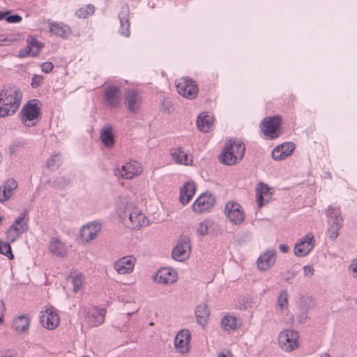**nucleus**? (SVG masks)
I'll return each instance as SVG.
<instances>
[{
  "label": "nucleus",
  "mask_w": 357,
  "mask_h": 357,
  "mask_svg": "<svg viewBox=\"0 0 357 357\" xmlns=\"http://www.w3.org/2000/svg\"><path fill=\"white\" fill-rule=\"evenodd\" d=\"M22 94L17 86L3 89L0 92V117L14 114L18 109Z\"/></svg>",
  "instance_id": "f257e3e1"
},
{
  "label": "nucleus",
  "mask_w": 357,
  "mask_h": 357,
  "mask_svg": "<svg viewBox=\"0 0 357 357\" xmlns=\"http://www.w3.org/2000/svg\"><path fill=\"white\" fill-rule=\"evenodd\" d=\"M245 151V146L243 142L229 139L224 145L218 160L224 165H234L242 160Z\"/></svg>",
  "instance_id": "f03ea898"
},
{
  "label": "nucleus",
  "mask_w": 357,
  "mask_h": 357,
  "mask_svg": "<svg viewBox=\"0 0 357 357\" xmlns=\"http://www.w3.org/2000/svg\"><path fill=\"white\" fill-rule=\"evenodd\" d=\"M42 103L38 99H31L29 100L22 108L20 112L22 122L28 127L33 126L36 124V122H32L37 120L40 115Z\"/></svg>",
  "instance_id": "7ed1b4c3"
},
{
  "label": "nucleus",
  "mask_w": 357,
  "mask_h": 357,
  "mask_svg": "<svg viewBox=\"0 0 357 357\" xmlns=\"http://www.w3.org/2000/svg\"><path fill=\"white\" fill-rule=\"evenodd\" d=\"M282 118L280 115L267 116L260 123L261 132L268 139H276L280 136Z\"/></svg>",
  "instance_id": "20e7f679"
},
{
  "label": "nucleus",
  "mask_w": 357,
  "mask_h": 357,
  "mask_svg": "<svg viewBox=\"0 0 357 357\" xmlns=\"http://www.w3.org/2000/svg\"><path fill=\"white\" fill-rule=\"evenodd\" d=\"M176 87L178 93L188 100L195 99L199 93L197 82L189 77H183L177 79Z\"/></svg>",
  "instance_id": "39448f33"
},
{
  "label": "nucleus",
  "mask_w": 357,
  "mask_h": 357,
  "mask_svg": "<svg viewBox=\"0 0 357 357\" xmlns=\"http://www.w3.org/2000/svg\"><path fill=\"white\" fill-rule=\"evenodd\" d=\"M26 215L24 213H22L17 218L15 221L10 227V228L6 232L7 240L13 243L15 240L23 233L26 232L29 229L27 218L26 220Z\"/></svg>",
  "instance_id": "423d86ee"
},
{
  "label": "nucleus",
  "mask_w": 357,
  "mask_h": 357,
  "mask_svg": "<svg viewBox=\"0 0 357 357\" xmlns=\"http://www.w3.org/2000/svg\"><path fill=\"white\" fill-rule=\"evenodd\" d=\"M298 333L296 331L286 330L280 333L278 342L281 348L290 352L298 347Z\"/></svg>",
  "instance_id": "0eeeda50"
},
{
  "label": "nucleus",
  "mask_w": 357,
  "mask_h": 357,
  "mask_svg": "<svg viewBox=\"0 0 357 357\" xmlns=\"http://www.w3.org/2000/svg\"><path fill=\"white\" fill-rule=\"evenodd\" d=\"M191 252V242L188 236H182L178 239L176 245L172 250L173 258L178 261H183L188 258Z\"/></svg>",
  "instance_id": "6e6552de"
},
{
  "label": "nucleus",
  "mask_w": 357,
  "mask_h": 357,
  "mask_svg": "<svg viewBox=\"0 0 357 357\" xmlns=\"http://www.w3.org/2000/svg\"><path fill=\"white\" fill-rule=\"evenodd\" d=\"M142 171L141 163L132 160L123 165L121 168L116 169L114 174L116 176H121L124 179H132L135 176L140 175Z\"/></svg>",
  "instance_id": "1a4fd4ad"
},
{
  "label": "nucleus",
  "mask_w": 357,
  "mask_h": 357,
  "mask_svg": "<svg viewBox=\"0 0 357 357\" xmlns=\"http://www.w3.org/2000/svg\"><path fill=\"white\" fill-rule=\"evenodd\" d=\"M40 316V322L47 329L54 330L60 323V318L56 310L50 307L45 311H42Z\"/></svg>",
  "instance_id": "9d476101"
},
{
  "label": "nucleus",
  "mask_w": 357,
  "mask_h": 357,
  "mask_svg": "<svg viewBox=\"0 0 357 357\" xmlns=\"http://www.w3.org/2000/svg\"><path fill=\"white\" fill-rule=\"evenodd\" d=\"M225 213L229 220L235 225L241 224L244 221L245 214L243 208L236 202H228L225 208Z\"/></svg>",
  "instance_id": "9b49d317"
},
{
  "label": "nucleus",
  "mask_w": 357,
  "mask_h": 357,
  "mask_svg": "<svg viewBox=\"0 0 357 357\" xmlns=\"http://www.w3.org/2000/svg\"><path fill=\"white\" fill-rule=\"evenodd\" d=\"M215 202V197L210 193L204 192L200 195L192 204V210L195 213H202L213 208Z\"/></svg>",
  "instance_id": "f8f14e48"
},
{
  "label": "nucleus",
  "mask_w": 357,
  "mask_h": 357,
  "mask_svg": "<svg viewBox=\"0 0 357 357\" xmlns=\"http://www.w3.org/2000/svg\"><path fill=\"white\" fill-rule=\"evenodd\" d=\"M314 243V235L312 233H307L295 245L294 255L299 257L306 256L312 250Z\"/></svg>",
  "instance_id": "ddd939ff"
},
{
  "label": "nucleus",
  "mask_w": 357,
  "mask_h": 357,
  "mask_svg": "<svg viewBox=\"0 0 357 357\" xmlns=\"http://www.w3.org/2000/svg\"><path fill=\"white\" fill-rule=\"evenodd\" d=\"M105 310H98L96 307L84 308V316L86 323L91 327L98 326L102 324L105 319Z\"/></svg>",
  "instance_id": "4468645a"
},
{
  "label": "nucleus",
  "mask_w": 357,
  "mask_h": 357,
  "mask_svg": "<svg viewBox=\"0 0 357 357\" xmlns=\"http://www.w3.org/2000/svg\"><path fill=\"white\" fill-rule=\"evenodd\" d=\"M148 222L149 220L146 216L137 208L134 207L123 224L132 229H139L142 226L146 225Z\"/></svg>",
  "instance_id": "2eb2a0df"
},
{
  "label": "nucleus",
  "mask_w": 357,
  "mask_h": 357,
  "mask_svg": "<svg viewBox=\"0 0 357 357\" xmlns=\"http://www.w3.org/2000/svg\"><path fill=\"white\" fill-rule=\"evenodd\" d=\"M135 263L136 258L132 255L124 256L115 261L114 268L121 275L130 273L134 270Z\"/></svg>",
  "instance_id": "dca6fc26"
},
{
  "label": "nucleus",
  "mask_w": 357,
  "mask_h": 357,
  "mask_svg": "<svg viewBox=\"0 0 357 357\" xmlns=\"http://www.w3.org/2000/svg\"><path fill=\"white\" fill-rule=\"evenodd\" d=\"M191 334L189 330L180 331L175 337L174 346L176 351L181 354H186L189 351V344Z\"/></svg>",
  "instance_id": "f3484780"
},
{
  "label": "nucleus",
  "mask_w": 357,
  "mask_h": 357,
  "mask_svg": "<svg viewBox=\"0 0 357 357\" xmlns=\"http://www.w3.org/2000/svg\"><path fill=\"white\" fill-rule=\"evenodd\" d=\"M104 99L107 106L117 107L121 100L120 89L116 86H108L104 89Z\"/></svg>",
  "instance_id": "a211bd4d"
},
{
  "label": "nucleus",
  "mask_w": 357,
  "mask_h": 357,
  "mask_svg": "<svg viewBox=\"0 0 357 357\" xmlns=\"http://www.w3.org/2000/svg\"><path fill=\"white\" fill-rule=\"evenodd\" d=\"M295 149L292 142H284L274 148L272 151V158L275 160H283L291 155Z\"/></svg>",
  "instance_id": "6ab92c4d"
},
{
  "label": "nucleus",
  "mask_w": 357,
  "mask_h": 357,
  "mask_svg": "<svg viewBox=\"0 0 357 357\" xmlns=\"http://www.w3.org/2000/svg\"><path fill=\"white\" fill-rule=\"evenodd\" d=\"M276 251L268 249L257 259V266L261 271L269 269L275 263Z\"/></svg>",
  "instance_id": "aec40b11"
},
{
  "label": "nucleus",
  "mask_w": 357,
  "mask_h": 357,
  "mask_svg": "<svg viewBox=\"0 0 357 357\" xmlns=\"http://www.w3.org/2000/svg\"><path fill=\"white\" fill-rule=\"evenodd\" d=\"M17 186L18 183L13 178L6 180L0 186V202L3 203L8 200Z\"/></svg>",
  "instance_id": "412c9836"
},
{
  "label": "nucleus",
  "mask_w": 357,
  "mask_h": 357,
  "mask_svg": "<svg viewBox=\"0 0 357 357\" xmlns=\"http://www.w3.org/2000/svg\"><path fill=\"white\" fill-rule=\"evenodd\" d=\"M130 8L128 4H124L121 7V10L119 13V18L120 20L121 26L119 32L126 37L130 36V26L129 21Z\"/></svg>",
  "instance_id": "4be33fe9"
},
{
  "label": "nucleus",
  "mask_w": 357,
  "mask_h": 357,
  "mask_svg": "<svg viewBox=\"0 0 357 357\" xmlns=\"http://www.w3.org/2000/svg\"><path fill=\"white\" fill-rule=\"evenodd\" d=\"M48 249L50 253L57 257L63 258L68 254L66 245L57 237L50 239Z\"/></svg>",
  "instance_id": "5701e85b"
},
{
  "label": "nucleus",
  "mask_w": 357,
  "mask_h": 357,
  "mask_svg": "<svg viewBox=\"0 0 357 357\" xmlns=\"http://www.w3.org/2000/svg\"><path fill=\"white\" fill-rule=\"evenodd\" d=\"M101 229V224L98 222H91L87 226H84L80 231L82 238L86 242H89L96 238Z\"/></svg>",
  "instance_id": "b1692460"
},
{
  "label": "nucleus",
  "mask_w": 357,
  "mask_h": 357,
  "mask_svg": "<svg viewBox=\"0 0 357 357\" xmlns=\"http://www.w3.org/2000/svg\"><path fill=\"white\" fill-rule=\"evenodd\" d=\"M196 191L195 184L193 181H188L181 188L179 201L185 205L188 204L194 196Z\"/></svg>",
  "instance_id": "393cba45"
},
{
  "label": "nucleus",
  "mask_w": 357,
  "mask_h": 357,
  "mask_svg": "<svg viewBox=\"0 0 357 357\" xmlns=\"http://www.w3.org/2000/svg\"><path fill=\"white\" fill-rule=\"evenodd\" d=\"M133 208L134 206L125 198H119L116 202V213L123 223L127 220L128 216Z\"/></svg>",
  "instance_id": "a878e982"
},
{
  "label": "nucleus",
  "mask_w": 357,
  "mask_h": 357,
  "mask_svg": "<svg viewBox=\"0 0 357 357\" xmlns=\"http://www.w3.org/2000/svg\"><path fill=\"white\" fill-rule=\"evenodd\" d=\"M156 280L158 283L172 284L177 280V275L172 269L164 268L157 273Z\"/></svg>",
  "instance_id": "bb28decb"
},
{
  "label": "nucleus",
  "mask_w": 357,
  "mask_h": 357,
  "mask_svg": "<svg viewBox=\"0 0 357 357\" xmlns=\"http://www.w3.org/2000/svg\"><path fill=\"white\" fill-rule=\"evenodd\" d=\"M196 320L198 324L204 326L208 319L210 311L205 303L198 305L195 310Z\"/></svg>",
  "instance_id": "cd10ccee"
},
{
  "label": "nucleus",
  "mask_w": 357,
  "mask_h": 357,
  "mask_svg": "<svg viewBox=\"0 0 357 357\" xmlns=\"http://www.w3.org/2000/svg\"><path fill=\"white\" fill-rule=\"evenodd\" d=\"M49 31L57 36L66 37L70 33V28L66 24L58 22H50Z\"/></svg>",
  "instance_id": "c85d7f7f"
},
{
  "label": "nucleus",
  "mask_w": 357,
  "mask_h": 357,
  "mask_svg": "<svg viewBox=\"0 0 357 357\" xmlns=\"http://www.w3.org/2000/svg\"><path fill=\"white\" fill-rule=\"evenodd\" d=\"M100 137L106 148L111 149L114 146L115 139L112 126H107L101 130Z\"/></svg>",
  "instance_id": "c756f323"
},
{
  "label": "nucleus",
  "mask_w": 357,
  "mask_h": 357,
  "mask_svg": "<svg viewBox=\"0 0 357 357\" xmlns=\"http://www.w3.org/2000/svg\"><path fill=\"white\" fill-rule=\"evenodd\" d=\"M213 122V116L208 114H201L197 119V128L204 132H208Z\"/></svg>",
  "instance_id": "7c9ffc66"
},
{
  "label": "nucleus",
  "mask_w": 357,
  "mask_h": 357,
  "mask_svg": "<svg viewBox=\"0 0 357 357\" xmlns=\"http://www.w3.org/2000/svg\"><path fill=\"white\" fill-rule=\"evenodd\" d=\"M271 188L268 185L259 182L256 187V197L257 205L259 208L264 206V196H268Z\"/></svg>",
  "instance_id": "2f4dec72"
},
{
  "label": "nucleus",
  "mask_w": 357,
  "mask_h": 357,
  "mask_svg": "<svg viewBox=\"0 0 357 357\" xmlns=\"http://www.w3.org/2000/svg\"><path fill=\"white\" fill-rule=\"evenodd\" d=\"M125 103L129 112H133L138 109L137 92L136 90L128 91L125 97Z\"/></svg>",
  "instance_id": "473e14b6"
},
{
  "label": "nucleus",
  "mask_w": 357,
  "mask_h": 357,
  "mask_svg": "<svg viewBox=\"0 0 357 357\" xmlns=\"http://www.w3.org/2000/svg\"><path fill=\"white\" fill-rule=\"evenodd\" d=\"M171 155L174 161L177 164L188 165V155L181 148L172 149Z\"/></svg>",
  "instance_id": "72a5a7b5"
},
{
  "label": "nucleus",
  "mask_w": 357,
  "mask_h": 357,
  "mask_svg": "<svg viewBox=\"0 0 357 357\" xmlns=\"http://www.w3.org/2000/svg\"><path fill=\"white\" fill-rule=\"evenodd\" d=\"M29 324V319L24 315H21L13 320V327L16 331L25 332L28 330Z\"/></svg>",
  "instance_id": "f704fd0d"
},
{
  "label": "nucleus",
  "mask_w": 357,
  "mask_h": 357,
  "mask_svg": "<svg viewBox=\"0 0 357 357\" xmlns=\"http://www.w3.org/2000/svg\"><path fill=\"white\" fill-rule=\"evenodd\" d=\"M221 326L227 332L235 331L238 328L237 319L234 317L225 316L222 319Z\"/></svg>",
  "instance_id": "c9c22d12"
},
{
  "label": "nucleus",
  "mask_w": 357,
  "mask_h": 357,
  "mask_svg": "<svg viewBox=\"0 0 357 357\" xmlns=\"http://www.w3.org/2000/svg\"><path fill=\"white\" fill-rule=\"evenodd\" d=\"M341 227L342 222H337L335 219L333 222H328V228L326 233L328 236L332 240L335 239L338 236V231Z\"/></svg>",
  "instance_id": "e433bc0d"
},
{
  "label": "nucleus",
  "mask_w": 357,
  "mask_h": 357,
  "mask_svg": "<svg viewBox=\"0 0 357 357\" xmlns=\"http://www.w3.org/2000/svg\"><path fill=\"white\" fill-rule=\"evenodd\" d=\"M27 47H29L32 49V56H36L38 55L43 48V45L41 44L36 38L29 36L26 39Z\"/></svg>",
  "instance_id": "4c0bfd02"
},
{
  "label": "nucleus",
  "mask_w": 357,
  "mask_h": 357,
  "mask_svg": "<svg viewBox=\"0 0 357 357\" xmlns=\"http://www.w3.org/2000/svg\"><path fill=\"white\" fill-rule=\"evenodd\" d=\"M213 222L210 220H205L201 222L197 228V232L200 236H205L210 232Z\"/></svg>",
  "instance_id": "58836bf2"
},
{
  "label": "nucleus",
  "mask_w": 357,
  "mask_h": 357,
  "mask_svg": "<svg viewBox=\"0 0 357 357\" xmlns=\"http://www.w3.org/2000/svg\"><path fill=\"white\" fill-rule=\"evenodd\" d=\"M327 215L328 222H333L335 219L337 222H342V218L340 216V210L338 207H332L330 206L327 210Z\"/></svg>",
  "instance_id": "ea45409f"
},
{
  "label": "nucleus",
  "mask_w": 357,
  "mask_h": 357,
  "mask_svg": "<svg viewBox=\"0 0 357 357\" xmlns=\"http://www.w3.org/2000/svg\"><path fill=\"white\" fill-rule=\"evenodd\" d=\"M95 8L93 5L89 4L80 8L76 11V15L79 18H86L94 13Z\"/></svg>",
  "instance_id": "a19ab883"
},
{
  "label": "nucleus",
  "mask_w": 357,
  "mask_h": 357,
  "mask_svg": "<svg viewBox=\"0 0 357 357\" xmlns=\"http://www.w3.org/2000/svg\"><path fill=\"white\" fill-rule=\"evenodd\" d=\"M70 183V179L65 176L55 178L52 181V186L58 189H63Z\"/></svg>",
  "instance_id": "79ce46f5"
},
{
  "label": "nucleus",
  "mask_w": 357,
  "mask_h": 357,
  "mask_svg": "<svg viewBox=\"0 0 357 357\" xmlns=\"http://www.w3.org/2000/svg\"><path fill=\"white\" fill-rule=\"evenodd\" d=\"M84 276L81 274L71 278V282L73 285V291L75 293L78 292L81 289L84 284Z\"/></svg>",
  "instance_id": "37998d69"
},
{
  "label": "nucleus",
  "mask_w": 357,
  "mask_h": 357,
  "mask_svg": "<svg viewBox=\"0 0 357 357\" xmlns=\"http://www.w3.org/2000/svg\"><path fill=\"white\" fill-rule=\"evenodd\" d=\"M0 254L6 255L9 259H13L14 255L12 252L11 247L9 243H5L0 240Z\"/></svg>",
  "instance_id": "c03bdc74"
},
{
  "label": "nucleus",
  "mask_w": 357,
  "mask_h": 357,
  "mask_svg": "<svg viewBox=\"0 0 357 357\" xmlns=\"http://www.w3.org/2000/svg\"><path fill=\"white\" fill-rule=\"evenodd\" d=\"M47 166L49 168L59 167L61 164V155L60 153H55L52 155L46 162Z\"/></svg>",
  "instance_id": "a18cd8bd"
},
{
  "label": "nucleus",
  "mask_w": 357,
  "mask_h": 357,
  "mask_svg": "<svg viewBox=\"0 0 357 357\" xmlns=\"http://www.w3.org/2000/svg\"><path fill=\"white\" fill-rule=\"evenodd\" d=\"M277 303L280 309H283L284 307H287L288 294L286 290H283L280 292L278 298Z\"/></svg>",
  "instance_id": "49530a36"
},
{
  "label": "nucleus",
  "mask_w": 357,
  "mask_h": 357,
  "mask_svg": "<svg viewBox=\"0 0 357 357\" xmlns=\"http://www.w3.org/2000/svg\"><path fill=\"white\" fill-rule=\"evenodd\" d=\"M44 80V77L39 75H33L31 78V86L33 89H37L41 86Z\"/></svg>",
  "instance_id": "de8ad7c7"
},
{
  "label": "nucleus",
  "mask_w": 357,
  "mask_h": 357,
  "mask_svg": "<svg viewBox=\"0 0 357 357\" xmlns=\"http://www.w3.org/2000/svg\"><path fill=\"white\" fill-rule=\"evenodd\" d=\"M8 23H19L22 20V17L18 14L8 15L4 17Z\"/></svg>",
  "instance_id": "09e8293b"
},
{
  "label": "nucleus",
  "mask_w": 357,
  "mask_h": 357,
  "mask_svg": "<svg viewBox=\"0 0 357 357\" xmlns=\"http://www.w3.org/2000/svg\"><path fill=\"white\" fill-rule=\"evenodd\" d=\"M28 56H32V49L29 47H26L24 49L20 50L18 54L20 58H25Z\"/></svg>",
  "instance_id": "8fccbe9b"
},
{
  "label": "nucleus",
  "mask_w": 357,
  "mask_h": 357,
  "mask_svg": "<svg viewBox=\"0 0 357 357\" xmlns=\"http://www.w3.org/2000/svg\"><path fill=\"white\" fill-rule=\"evenodd\" d=\"M54 68V65L52 62L46 61L41 64V70L45 73H50Z\"/></svg>",
  "instance_id": "3c124183"
},
{
  "label": "nucleus",
  "mask_w": 357,
  "mask_h": 357,
  "mask_svg": "<svg viewBox=\"0 0 357 357\" xmlns=\"http://www.w3.org/2000/svg\"><path fill=\"white\" fill-rule=\"evenodd\" d=\"M304 275L307 278H311L314 272V269L312 266L307 265L303 267Z\"/></svg>",
  "instance_id": "603ef678"
},
{
  "label": "nucleus",
  "mask_w": 357,
  "mask_h": 357,
  "mask_svg": "<svg viewBox=\"0 0 357 357\" xmlns=\"http://www.w3.org/2000/svg\"><path fill=\"white\" fill-rule=\"evenodd\" d=\"M350 269L352 271L353 276L357 278V259L352 261L350 265Z\"/></svg>",
  "instance_id": "864d4df0"
},
{
  "label": "nucleus",
  "mask_w": 357,
  "mask_h": 357,
  "mask_svg": "<svg viewBox=\"0 0 357 357\" xmlns=\"http://www.w3.org/2000/svg\"><path fill=\"white\" fill-rule=\"evenodd\" d=\"M15 40V38H8V37H6L3 35H0V46L3 45V43L6 42H12Z\"/></svg>",
  "instance_id": "5fc2aeb1"
},
{
  "label": "nucleus",
  "mask_w": 357,
  "mask_h": 357,
  "mask_svg": "<svg viewBox=\"0 0 357 357\" xmlns=\"http://www.w3.org/2000/svg\"><path fill=\"white\" fill-rule=\"evenodd\" d=\"M5 310L4 303L0 301V324L3 323V312Z\"/></svg>",
  "instance_id": "6e6d98bb"
},
{
  "label": "nucleus",
  "mask_w": 357,
  "mask_h": 357,
  "mask_svg": "<svg viewBox=\"0 0 357 357\" xmlns=\"http://www.w3.org/2000/svg\"><path fill=\"white\" fill-rule=\"evenodd\" d=\"M279 249L282 252L287 253L289 250V247L286 244H281L279 246Z\"/></svg>",
  "instance_id": "4d7b16f0"
},
{
  "label": "nucleus",
  "mask_w": 357,
  "mask_h": 357,
  "mask_svg": "<svg viewBox=\"0 0 357 357\" xmlns=\"http://www.w3.org/2000/svg\"><path fill=\"white\" fill-rule=\"evenodd\" d=\"M218 357H231V354L229 351H222L219 354Z\"/></svg>",
  "instance_id": "13d9d810"
},
{
  "label": "nucleus",
  "mask_w": 357,
  "mask_h": 357,
  "mask_svg": "<svg viewBox=\"0 0 357 357\" xmlns=\"http://www.w3.org/2000/svg\"><path fill=\"white\" fill-rule=\"evenodd\" d=\"M10 13H11V10H6L5 12L0 10V20L3 19L8 15L10 14Z\"/></svg>",
  "instance_id": "bf43d9fd"
},
{
  "label": "nucleus",
  "mask_w": 357,
  "mask_h": 357,
  "mask_svg": "<svg viewBox=\"0 0 357 357\" xmlns=\"http://www.w3.org/2000/svg\"><path fill=\"white\" fill-rule=\"evenodd\" d=\"M272 193L270 192L268 196H264V205L268 204L271 199Z\"/></svg>",
  "instance_id": "052dcab7"
},
{
  "label": "nucleus",
  "mask_w": 357,
  "mask_h": 357,
  "mask_svg": "<svg viewBox=\"0 0 357 357\" xmlns=\"http://www.w3.org/2000/svg\"><path fill=\"white\" fill-rule=\"evenodd\" d=\"M319 357H331L330 354H328V353H325L324 354H322L321 356Z\"/></svg>",
  "instance_id": "680f3d73"
},
{
  "label": "nucleus",
  "mask_w": 357,
  "mask_h": 357,
  "mask_svg": "<svg viewBox=\"0 0 357 357\" xmlns=\"http://www.w3.org/2000/svg\"><path fill=\"white\" fill-rule=\"evenodd\" d=\"M2 357H16V355L15 354H9V355H5Z\"/></svg>",
  "instance_id": "e2e57ef3"
},
{
  "label": "nucleus",
  "mask_w": 357,
  "mask_h": 357,
  "mask_svg": "<svg viewBox=\"0 0 357 357\" xmlns=\"http://www.w3.org/2000/svg\"><path fill=\"white\" fill-rule=\"evenodd\" d=\"M286 281H287V282H289V283H291V282H290V278H286Z\"/></svg>",
  "instance_id": "0e129e2a"
}]
</instances>
